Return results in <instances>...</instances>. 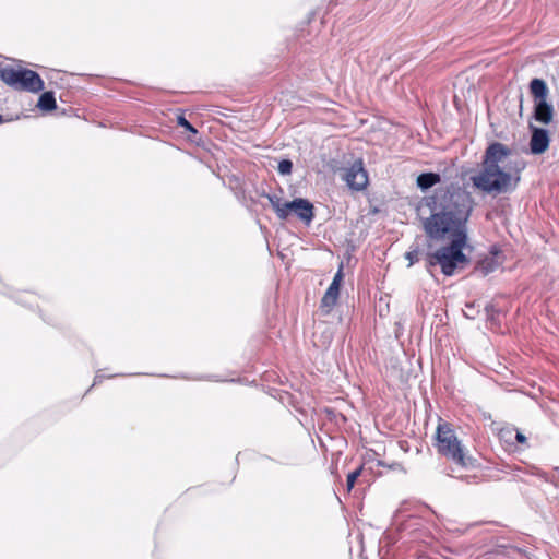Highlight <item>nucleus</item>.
I'll list each match as a JSON object with an SVG mask.
<instances>
[{
    "label": "nucleus",
    "instance_id": "nucleus-15",
    "mask_svg": "<svg viewBox=\"0 0 559 559\" xmlns=\"http://www.w3.org/2000/svg\"><path fill=\"white\" fill-rule=\"evenodd\" d=\"M361 471H362V466L358 467L357 469H355L354 472L348 474L347 481H346L348 491H350L354 488L356 479L360 476Z\"/></svg>",
    "mask_w": 559,
    "mask_h": 559
},
{
    "label": "nucleus",
    "instance_id": "nucleus-19",
    "mask_svg": "<svg viewBox=\"0 0 559 559\" xmlns=\"http://www.w3.org/2000/svg\"><path fill=\"white\" fill-rule=\"evenodd\" d=\"M378 466H386V464L382 461L378 462ZM390 469H402V465L397 462H393L392 464L388 465Z\"/></svg>",
    "mask_w": 559,
    "mask_h": 559
},
{
    "label": "nucleus",
    "instance_id": "nucleus-8",
    "mask_svg": "<svg viewBox=\"0 0 559 559\" xmlns=\"http://www.w3.org/2000/svg\"><path fill=\"white\" fill-rule=\"evenodd\" d=\"M534 118L543 124H549L554 118V107L547 100L535 102Z\"/></svg>",
    "mask_w": 559,
    "mask_h": 559
},
{
    "label": "nucleus",
    "instance_id": "nucleus-14",
    "mask_svg": "<svg viewBox=\"0 0 559 559\" xmlns=\"http://www.w3.org/2000/svg\"><path fill=\"white\" fill-rule=\"evenodd\" d=\"M496 269V265L493 263L492 259H486L483 260L476 267V271L479 272L483 276L488 275L489 273L493 272Z\"/></svg>",
    "mask_w": 559,
    "mask_h": 559
},
{
    "label": "nucleus",
    "instance_id": "nucleus-11",
    "mask_svg": "<svg viewBox=\"0 0 559 559\" xmlns=\"http://www.w3.org/2000/svg\"><path fill=\"white\" fill-rule=\"evenodd\" d=\"M440 181V176L435 173H425L417 177V186L421 190H426Z\"/></svg>",
    "mask_w": 559,
    "mask_h": 559
},
{
    "label": "nucleus",
    "instance_id": "nucleus-12",
    "mask_svg": "<svg viewBox=\"0 0 559 559\" xmlns=\"http://www.w3.org/2000/svg\"><path fill=\"white\" fill-rule=\"evenodd\" d=\"M265 197L267 198L270 204L276 212V215L278 216V218L286 219L285 205L287 204V202H283L282 199L277 194H266Z\"/></svg>",
    "mask_w": 559,
    "mask_h": 559
},
{
    "label": "nucleus",
    "instance_id": "nucleus-9",
    "mask_svg": "<svg viewBox=\"0 0 559 559\" xmlns=\"http://www.w3.org/2000/svg\"><path fill=\"white\" fill-rule=\"evenodd\" d=\"M530 90L534 96V102L547 100L548 87L544 80L533 79L530 83Z\"/></svg>",
    "mask_w": 559,
    "mask_h": 559
},
{
    "label": "nucleus",
    "instance_id": "nucleus-3",
    "mask_svg": "<svg viewBox=\"0 0 559 559\" xmlns=\"http://www.w3.org/2000/svg\"><path fill=\"white\" fill-rule=\"evenodd\" d=\"M436 440L438 452L447 459L462 467H467L473 464L472 457L467 455L464 447L457 439L455 431L449 423H439L436 431Z\"/></svg>",
    "mask_w": 559,
    "mask_h": 559
},
{
    "label": "nucleus",
    "instance_id": "nucleus-22",
    "mask_svg": "<svg viewBox=\"0 0 559 559\" xmlns=\"http://www.w3.org/2000/svg\"><path fill=\"white\" fill-rule=\"evenodd\" d=\"M100 378V374L97 373L96 377H95V382Z\"/></svg>",
    "mask_w": 559,
    "mask_h": 559
},
{
    "label": "nucleus",
    "instance_id": "nucleus-23",
    "mask_svg": "<svg viewBox=\"0 0 559 559\" xmlns=\"http://www.w3.org/2000/svg\"><path fill=\"white\" fill-rule=\"evenodd\" d=\"M2 120H3V118H2V116L0 115V123L2 122Z\"/></svg>",
    "mask_w": 559,
    "mask_h": 559
},
{
    "label": "nucleus",
    "instance_id": "nucleus-13",
    "mask_svg": "<svg viewBox=\"0 0 559 559\" xmlns=\"http://www.w3.org/2000/svg\"><path fill=\"white\" fill-rule=\"evenodd\" d=\"M38 107L43 110H52L56 108V99L52 92H45L40 95Z\"/></svg>",
    "mask_w": 559,
    "mask_h": 559
},
{
    "label": "nucleus",
    "instance_id": "nucleus-18",
    "mask_svg": "<svg viewBox=\"0 0 559 559\" xmlns=\"http://www.w3.org/2000/svg\"><path fill=\"white\" fill-rule=\"evenodd\" d=\"M419 251L417 249L406 252L405 258L408 260V266H412L418 261Z\"/></svg>",
    "mask_w": 559,
    "mask_h": 559
},
{
    "label": "nucleus",
    "instance_id": "nucleus-17",
    "mask_svg": "<svg viewBox=\"0 0 559 559\" xmlns=\"http://www.w3.org/2000/svg\"><path fill=\"white\" fill-rule=\"evenodd\" d=\"M177 122L179 126L185 128L187 131H189L191 133H197L195 128L183 116H179L177 119Z\"/></svg>",
    "mask_w": 559,
    "mask_h": 559
},
{
    "label": "nucleus",
    "instance_id": "nucleus-16",
    "mask_svg": "<svg viewBox=\"0 0 559 559\" xmlns=\"http://www.w3.org/2000/svg\"><path fill=\"white\" fill-rule=\"evenodd\" d=\"M293 169V163L289 159H282L278 163L277 170L281 175H289Z\"/></svg>",
    "mask_w": 559,
    "mask_h": 559
},
{
    "label": "nucleus",
    "instance_id": "nucleus-20",
    "mask_svg": "<svg viewBox=\"0 0 559 559\" xmlns=\"http://www.w3.org/2000/svg\"><path fill=\"white\" fill-rule=\"evenodd\" d=\"M342 280H343V271H342V266H341L338 269V271L336 272V274L334 275L332 283H336L337 286H341Z\"/></svg>",
    "mask_w": 559,
    "mask_h": 559
},
{
    "label": "nucleus",
    "instance_id": "nucleus-10",
    "mask_svg": "<svg viewBox=\"0 0 559 559\" xmlns=\"http://www.w3.org/2000/svg\"><path fill=\"white\" fill-rule=\"evenodd\" d=\"M340 294V286L336 283H331L321 300V307L326 308L328 311L335 306Z\"/></svg>",
    "mask_w": 559,
    "mask_h": 559
},
{
    "label": "nucleus",
    "instance_id": "nucleus-6",
    "mask_svg": "<svg viewBox=\"0 0 559 559\" xmlns=\"http://www.w3.org/2000/svg\"><path fill=\"white\" fill-rule=\"evenodd\" d=\"M286 218L294 213L299 219L309 224L313 218V205L306 199H295L287 202Z\"/></svg>",
    "mask_w": 559,
    "mask_h": 559
},
{
    "label": "nucleus",
    "instance_id": "nucleus-1",
    "mask_svg": "<svg viewBox=\"0 0 559 559\" xmlns=\"http://www.w3.org/2000/svg\"><path fill=\"white\" fill-rule=\"evenodd\" d=\"M430 216L423 225L427 236L435 240L450 239V245L428 254V270L439 265L445 276H452L456 269L467 263L463 253L467 236L465 224L471 215L472 200L460 189L438 190L429 199Z\"/></svg>",
    "mask_w": 559,
    "mask_h": 559
},
{
    "label": "nucleus",
    "instance_id": "nucleus-5",
    "mask_svg": "<svg viewBox=\"0 0 559 559\" xmlns=\"http://www.w3.org/2000/svg\"><path fill=\"white\" fill-rule=\"evenodd\" d=\"M343 179L350 189L356 191L364 190L368 185V175L364 168L362 160H356L352 166L346 168Z\"/></svg>",
    "mask_w": 559,
    "mask_h": 559
},
{
    "label": "nucleus",
    "instance_id": "nucleus-7",
    "mask_svg": "<svg viewBox=\"0 0 559 559\" xmlns=\"http://www.w3.org/2000/svg\"><path fill=\"white\" fill-rule=\"evenodd\" d=\"M532 136L530 140V150L532 154L539 155L545 153L550 143L549 132L546 129L531 126Z\"/></svg>",
    "mask_w": 559,
    "mask_h": 559
},
{
    "label": "nucleus",
    "instance_id": "nucleus-2",
    "mask_svg": "<svg viewBox=\"0 0 559 559\" xmlns=\"http://www.w3.org/2000/svg\"><path fill=\"white\" fill-rule=\"evenodd\" d=\"M510 153L504 144L491 143L485 151L480 170L471 177L473 186L495 195L514 190L520 181V168L511 166Z\"/></svg>",
    "mask_w": 559,
    "mask_h": 559
},
{
    "label": "nucleus",
    "instance_id": "nucleus-21",
    "mask_svg": "<svg viewBox=\"0 0 559 559\" xmlns=\"http://www.w3.org/2000/svg\"><path fill=\"white\" fill-rule=\"evenodd\" d=\"M515 439L519 443H525L526 442V437L520 432V431H516V435H515Z\"/></svg>",
    "mask_w": 559,
    "mask_h": 559
},
{
    "label": "nucleus",
    "instance_id": "nucleus-4",
    "mask_svg": "<svg viewBox=\"0 0 559 559\" xmlns=\"http://www.w3.org/2000/svg\"><path fill=\"white\" fill-rule=\"evenodd\" d=\"M0 78L19 90L37 93L44 88L41 78L33 70L5 67L0 69Z\"/></svg>",
    "mask_w": 559,
    "mask_h": 559
}]
</instances>
